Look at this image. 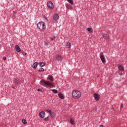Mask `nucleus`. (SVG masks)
<instances>
[{
	"label": "nucleus",
	"instance_id": "f257e3e1",
	"mask_svg": "<svg viewBox=\"0 0 127 127\" xmlns=\"http://www.w3.org/2000/svg\"><path fill=\"white\" fill-rule=\"evenodd\" d=\"M48 79L50 80V81L42 80L40 82V85H42L44 87H53V83H52V82L54 81L53 76L51 75H49Z\"/></svg>",
	"mask_w": 127,
	"mask_h": 127
},
{
	"label": "nucleus",
	"instance_id": "f03ea898",
	"mask_svg": "<svg viewBox=\"0 0 127 127\" xmlns=\"http://www.w3.org/2000/svg\"><path fill=\"white\" fill-rule=\"evenodd\" d=\"M72 95L74 99H80L81 98V92L78 90L73 91Z\"/></svg>",
	"mask_w": 127,
	"mask_h": 127
},
{
	"label": "nucleus",
	"instance_id": "7ed1b4c3",
	"mask_svg": "<svg viewBox=\"0 0 127 127\" xmlns=\"http://www.w3.org/2000/svg\"><path fill=\"white\" fill-rule=\"evenodd\" d=\"M37 27L40 30H45L46 29V25L44 22H40L37 24Z\"/></svg>",
	"mask_w": 127,
	"mask_h": 127
},
{
	"label": "nucleus",
	"instance_id": "20e7f679",
	"mask_svg": "<svg viewBox=\"0 0 127 127\" xmlns=\"http://www.w3.org/2000/svg\"><path fill=\"white\" fill-rule=\"evenodd\" d=\"M47 6L51 9H53V8H54V4H53V3L51 1H49L47 2Z\"/></svg>",
	"mask_w": 127,
	"mask_h": 127
},
{
	"label": "nucleus",
	"instance_id": "39448f33",
	"mask_svg": "<svg viewBox=\"0 0 127 127\" xmlns=\"http://www.w3.org/2000/svg\"><path fill=\"white\" fill-rule=\"evenodd\" d=\"M100 58L102 63L104 64L106 63V59L105 58V56H104V53H101L100 54Z\"/></svg>",
	"mask_w": 127,
	"mask_h": 127
},
{
	"label": "nucleus",
	"instance_id": "423d86ee",
	"mask_svg": "<svg viewBox=\"0 0 127 127\" xmlns=\"http://www.w3.org/2000/svg\"><path fill=\"white\" fill-rule=\"evenodd\" d=\"M20 79L19 78H16L14 80V83H15V85H18V84H20Z\"/></svg>",
	"mask_w": 127,
	"mask_h": 127
},
{
	"label": "nucleus",
	"instance_id": "0eeeda50",
	"mask_svg": "<svg viewBox=\"0 0 127 127\" xmlns=\"http://www.w3.org/2000/svg\"><path fill=\"white\" fill-rule=\"evenodd\" d=\"M39 116L40 118H42V119L44 118L45 117V112L44 111H42L39 113Z\"/></svg>",
	"mask_w": 127,
	"mask_h": 127
},
{
	"label": "nucleus",
	"instance_id": "6e6552de",
	"mask_svg": "<svg viewBox=\"0 0 127 127\" xmlns=\"http://www.w3.org/2000/svg\"><path fill=\"white\" fill-rule=\"evenodd\" d=\"M94 97L96 101H99V99H100V97H99V95L97 93H95L94 94Z\"/></svg>",
	"mask_w": 127,
	"mask_h": 127
},
{
	"label": "nucleus",
	"instance_id": "1a4fd4ad",
	"mask_svg": "<svg viewBox=\"0 0 127 127\" xmlns=\"http://www.w3.org/2000/svg\"><path fill=\"white\" fill-rule=\"evenodd\" d=\"M15 50L17 52H20L21 51V49L19 47V46L17 45L15 46Z\"/></svg>",
	"mask_w": 127,
	"mask_h": 127
},
{
	"label": "nucleus",
	"instance_id": "9d476101",
	"mask_svg": "<svg viewBox=\"0 0 127 127\" xmlns=\"http://www.w3.org/2000/svg\"><path fill=\"white\" fill-rule=\"evenodd\" d=\"M57 60L58 61H61L62 59H63V58H62V56L61 55H58L56 58Z\"/></svg>",
	"mask_w": 127,
	"mask_h": 127
},
{
	"label": "nucleus",
	"instance_id": "9b49d317",
	"mask_svg": "<svg viewBox=\"0 0 127 127\" xmlns=\"http://www.w3.org/2000/svg\"><path fill=\"white\" fill-rule=\"evenodd\" d=\"M53 18L54 20H58V19H59V16L58 15V14H55V15H54Z\"/></svg>",
	"mask_w": 127,
	"mask_h": 127
},
{
	"label": "nucleus",
	"instance_id": "f8f14e48",
	"mask_svg": "<svg viewBox=\"0 0 127 127\" xmlns=\"http://www.w3.org/2000/svg\"><path fill=\"white\" fill-rule=\"evenodd\" d=\"M103 36L104 38H105V39H108V38H109V34L106 33L103 34Z\"/></svg>",
	"mask_w": 127,
	"mask_h": 127
},
{
	"label": "nucleus",
	"instance_id": "ddd939ff",
	"mask_svg": "<svg viewBox=\"0 0 127 127\" xmlns=\"http://www.w3.org/2000/svg\"><path fill=\"white\" fill-rule=\"evenodd\" d=\"M65 6L66 8L68 9H72V6H71L69 4H66Z\"/></svg>",
	"mask_w": 127,
	"mask_h": 127
},
{
	"label": "nucleus",
	"instance_id": "4468645a",
	"mask_svg": "<svg viewBox=\"0 0 127 127\" xmlns=\"http://www.w3.org/2000/svg\"><path fill=\"white\" fill-rule=\"evenodd\" d=\"M37 65H38L37 62H36V63H34V64H33L32 67L34 69H36V68L37 67Z\"/></svg>",
	"mask_w": 127,
	"mask_h": 127
},
{
	"label": "nucleus",
	"instance_id": "2eb2a0df",
	"mask_svg": "<svg viewBox=\"0 0 127 127\" xmlns=\"http://www.w3.org/2000/svg\"><path fill=\"white\" fill-rule=\"evenodd\" d=\"M118 68L119 69V70H120L121 71H124V67H123V66L122 65H119L118 66Z\"/></svg>",
	"mask_w": 127,
	"mask_h": 127
},
{
	"label": "nucleus",
	"instance_id": "dca6fc26",
	"mask_svg": "<svg viewBox=\"0 0 127 127\" xmlns=\"http://www.w3.org/2000/svg\"><path fill=\"white\" fill-rule=\"evenodd\" d=\"M50 117H51V118H54V117L55 116V113H54V112H51L50 113Z\"/></svg>",
	"mask_w": 127,
	"mask_h": 127
},
{
	"label": "nucleus",
	"instance_id": "f3484780",
	"mask_svg": "<svg viewBox=\"0 0 127 127\" xmlns=\"http://www.w3.org/2000/svg\"><path fill=\"white\" fill-rule=\"evenodd\" d=\"M39 66H40V67H44V66H45V64L44 63H40L39 64Z\"/></svg>",
	"mask_w": 127,
	"mask_h": 127
},
{
	"label": "nucleus",
	"instance_id": "a211bd4d",
	"mask_svg": "<svg viewBox=\"0 0 127 127\" xmlns=\"http://www.w3.org/2000/svg\"><path fill=\"white\" fill-rule=\"evenodd\" d=\"M67 1L70 3V4H71V5L74 4V1H73V0H67Z\"/></svg>",
	"mask_w": 127,
	"mask_h": 127
},
{
	"label": "nucleus",
	"instance_id": "6ab92c4d",
	"mask_svg": "<svg viewBox=\"0 0 127 127\" xmlns=\"http://www.w3.org/2000/svg\"><path fill=\"white\" fill-rule=\"evenodd\" d=\"M58 95L59 98L61 99H64V95H63L62 93H59Z\"/></svg>",
	"mask_w": 127,
	"mask_h": 127
},
{
	"label": "nucleus",
	"instance_id": "aec40b11",
	"mask_svg": "<svg viewBox=\"0 0 127 127\" xmlns=\"http://www.w3.org/2000/svg\"><path fill=\"white\" fill-rule=\"evenodd\" d=\"M66 47H67V48H71V43H70L69 42L67 43Z\"/></svg>",
	"mask_w": 127,
	"mask_h": 127
},
{
	"label": "nucleus",
	"instance_id": "412c9836",
	"mask_svg": "<svg viewBox=\"0 0 127 127\" xmlns=\"http://www.w3.org/2000/svg\"><path fill=\"white\" fill-rule=\"evenodd\" d=\"M87 30H88V31L89 32H93V29H92V28H87Z\"/></svg>",
	"mask_w": 127,
	"mask_h": 127
},
{
	"label": "nucleus",
	"instance_id": "4be33fe9",
	"mask_svg": "<svg viewBox=\"0 0 127 127\" xmlns=\"http://www.w3.org/2000/svg\"><path fill=\"white\" fill-rule=\"evenodd\" d=\"M22 123H23V124H24V125H26L27 124L26 120H25L24 119L22 121Z\"/></svg>",
	"mask_w": 127,
	"mask_h": 127
},
{
	"label": "nucleus",
	"instance_id": "5701e85b",
	"mask_svg": "<svg viewBox=\"0 0 127 127\" xmlns=\"http://www.w3.org/2000/svg\"><path fill=\"white\" fill-rule=\"evenodd\" d=\"M70 123L71 125H75V122L72 119H70Z\"/></svg>",
	"mask_w": 127,
	"mask_h": 127
},
{
	"label": "nucleus",
	"instance_id": "b1692460",
	"mask_svg": "<svg viewBox=\"0 0 127 127\" xmlns=\"http://www.w3.org/2000/svg\"><path fill=\"white\" fill-rule=\"evenodd\" d=\"M52 92H53V93H55V94H57V93H58V91L56 89L52 90Z\"/></svg>",
	"mask_w": 127,
	"mask_h": 127
},
{
	"label": "nucleus",
	"instance_id": "393cba45",
	"mask_svg": "<svg viewBox=\"0 0 127 127\" xmlns=\"http://www.w3.org/2000/svg\"><path fill=\"white\" fill-rule=\"evenodd\" d=\"M39 72H44V68H41L39 70Z\"/></svg>",
	"mask_w": 127,
	"mask_h": 127
},
{
	"label": "nucleus",
	"instance_id": "a878e982",
	"mask_svg": "<svg viewBox=\"0 0 127 127\" xmlns=\"http://www.w3.org/2000/svg\"><path fill=\"white\" fill-rule=\"evenodd\" d=\"M56 39V37L55 36H54L52 38H51L52 40H55Z\"/></svg>",
	"mask_w": 127,
	"mask_h": 127
},
{
	"label": "nucleus",
	"instance_id": "bb28decb",
	"mask_svg": "<svg viewBox=\"0 0 127 127\" xmlns=\"http://www.w3.org/2000/svg\"><path fill=\"white\" fill-rule=\"evenodd\" d=\"M48 119H49V116H48L47 118H46L45 119V121L46 122H47V121H48Z\"/></svg>",
	"mask_w": 127,
	"mask_h": 127
},
{
	"label": "nucleus",
	"instance_id": "cd10ccee",
	"mask_svg": "<svg viewBox=\"0 0 127 127\" xmlns=\"http://www.w3.org/2000/svg\"><path fill=\"white\" fill-rule=\"evenodd\" d=\"M22 54H23V55H26L27 54L24 52H22Z\"/></svg>",
	"mask_w": 127,
	"mask_h": 127
},
{
	"label": "nucleus",
	"instance_id": "c85d7f7f",
	"mask_svg": "<svg viewBox=\"0 0 127 127\" xmlns=\"http://www.w3.org/2000/svg\"><path fill=\"white\" fill-rule=\"evenodd\" d=\"M46 111H47V112H48V113H49V114H50L51 112V110H50L49 109H47Z\"/></svg>",
	"mask_w": 127,
	"mask_h": 127
},
{
	"label": "nucleus",
	"instance_id": "c756f323",
	"mask_svg": "<svg viewBox=\"0 0 127 127\" xmlns=\"http://www.w3.org/2000/svg\"><path fill=\"white\" fill-rule=\"evenodd\" d=\"M3 60H6V58L5 57H4L3 58Z\"/></svg>",
	"mask_w": 127,
	"mask_h": 127
},
{
	"label": "nucleus",
	"instance_id": "7c9ffc66",
	"mask_svg": "<svg viewBox=\"0 0 127 127\" xmlns=\"http://www.w3.org/2000/svg\"><path fill=\"white\" fill-rule=\"evenodd\" d=\"M124 106V105L123 104H121V109H122V108H123V106Z\"/></svg>",
	"mask_w": 127,
	"mask_h": 127
},
{
	"label": "nucleus",
	"instance_id": "2f4dec72",
	"mask_svg": "<svg viewBox=\"0 0 127 127\" xmlns=\"http://www.w3.org/2000/svg\"><path fill=\"white\" fill-rule=\"evenodd\" d=\"M38 92H40V91H41V89H38Z\"/></svg>",
	"mask_w": 127,
	"mask_h": 127
},
{
	"label": "nucleus",
	"instance_id": "473e14b6",
	"mask_svg": "<svg viewBox=\"0 0 127 127\" xmlns=\"http://www.w3.org/2000/svg\"><path fill=\"white\" fill-rule=\"evenodd\" d=\"M100 127H104V126H103V125H100Z\"/></svg>",
	"mask_w": 127,
	"mask_h": 127
}]
</instances>
